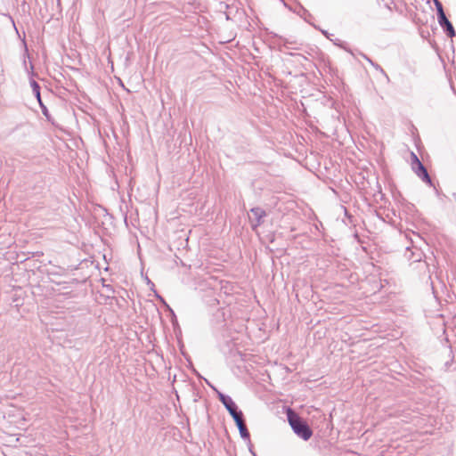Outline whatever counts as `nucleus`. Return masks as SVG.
Instances as JSON below:
<instances>
[{
	"instance_id": "2",
	"label": "nucleus",
	"mask_w": 456,
	"mask_h": 456,
	"mask_svg": "<svg viewBox=\"0 0 456 456\" xmlns=\"http://www.w3.org/2000/svg\"><path fill=\"white\" fill-rule=\"evenodd\" d=\"M234 422L243 418L242 411L239 409L235 401H221Z\"/></svg>"
},
{
	"instance_id": "9",
	"label": "nucleus",
	"mask_w": 456,
	"mask_h": 456,
	"mask_svg": "<svg viewBox=\"0 0 456 456\" xmlns=\"http://www.w3.org/2000/svg\"><path fill=\"white\" fill-rule=\"evenodd\" d=\"M35 87L37 89V96L38 100L40 101V94H39V91H38V86L37 84H35Z\"/></svg>"
},
{
	"instance_id": "4",
	"label": "nucleus",
	"mask_w": 456,
	"mask_h": 456,
	"mask_svg": "<svg viewBox=\"0 0 456 456\" xmlns=\"http://www.w3.org/2000/svg\"><path fill=\"white\" fill-rule=\"evenodd\" d=\"M412 159L414 160V163L417 165V175L419 176H420L424 181H426L427 183H430V178H429V175L428 174V171L427 169L425 168V167L422 165V163L419 160L418 157L412 153Z\"/></svg>"
},
{
	"instance_id": "1",
	"label": "nucleus",
	"mask_w": 456,
	"mask_h": 456,
	"mask_svg": "<svg viewBox=\"0 0 456 456\" xmlns=\"http://www.w3.org/2000/svg\"><path fill=\"white\" fill-rule=\"evenodd\" d=\"M287 419L293 432L300 438L307 441L313 436L309 425L290 408L287 409Z\"/></svg>"
},
{
	"instance_id": "8",
	"label": "nucleus",
	"mask_w": 456,
	"mask_h": 456,
	"mask_svg": "<svg viewBox=\"0 0 456 456\" xmlns=\"http://www.w3.org/2000/svg\"><path fill=\"white\" fill-rule=\"evenodd\" d=\"M235 424L239 429V431H240V428H246V424H245V420H244V418L235 421Z\"/></svg>"
},
{
	"instance_id": "3",
	"label": "nucleus",
	"mask_w": 456,
	"mask_h": 456,
	"mask_svg": "<svg viewBox=\"0 0 456 456\" xmlns=\"http://www.w3.org/2000/svg\"><path fill=\"white\" fill-rule=\"evenodd\" d=\"M250 213L252 215L250 217L253 223L252 226L253 229H256L261 224L262 219L265 216V211L260 208H254L250 210Z\"/></svg>"
},
{
	"instance_id": "7",
	"label": "nucleus",
	"mask_w": 456,
	"mask_h": 456,
	"mask_svg": "<svg viewBox=\"0 0 456 456\" xmlns=\"http://www.w3.org/2000/svg\"><path fill=\"white\" fill-rule=\"evenodd\" d=\"M240 436L242 439L247 440L248 444H250V434L248 430V428H240Z\"/></svg>"
},
{
	"instance_id": "5",
	"label": "nucleus",
	"mask_w": 456,
	"mask_h": 456,
	"mask_svg": "<svg viewBox=\"0 0 456 456\" xmlns=\"http://www.w3.org/2000/svg\"><path fill=\"white\" fill-rule=\"evenodd\" d=\"M439 24L445 28L447 34L450 37H452L455 36L454 28L452 25V23L448 20L446 16H444V19H438Z\"/></svg>"
},
{
	"instance_id": "6",
	"label": "nucleus",
	"mask_w": 456,
	"mask_h": 456,
	"mask_svg": "<svg viewBox=\"0 0 456 456\" xmlns=\"http://www.w3.org/2000/svg\"><path fill=\"white\" fill-rule=\"evenodd\" d=\"M435 4L437 9L438 19H444L445 14H444L442 4L438 0H435Z\"/></svg>"
}]
</instances>
